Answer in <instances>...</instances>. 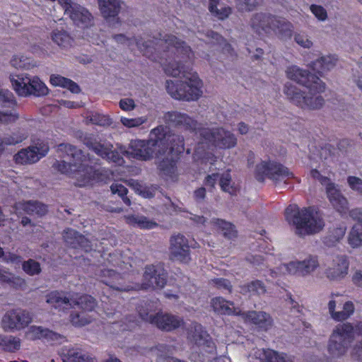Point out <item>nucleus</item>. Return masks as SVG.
Segmentation results:
<instances>
[{"instance_id":"obj_1","label":"nucleus","mask_w":362,"mask_h":362,"mask_svg":"<svg viewBox=\"0 0 362 362\" xmlns=\"http://www.w3.org/2000/svg\"><path fill=\"white\" fill-rule=\"evenodd\" d=\"M116 42L125 45L133 49L136 47L148 57H151L153 50L160 54L161 64L166 74L173 77L180 76L185 81H166V90L172 98L185 101H196L203 94L202 81L195 72L189 68L194 54L191 48L184 42L179 41L173 35H165L162 39L156 40L153 43L156 47L148 44L141 43V40L128 38L124 35H117L114 37Z\"/></svg>"},{"instance_id":"obj_2","label":"nucleus","mask_w":362,"mask_h":362,"mask_svg":"<svg viewBox=\"0 0 362 362\" xmlns=\"http://www.w3.org/2000/svg\"><path fill=\"white\" fill-rule=\"evenodd\" d=\"M86 145L98 156L109 162L122 165L126 156L130 158L141 160L151 159L153 155L160 160L158 168L166 178L174 180L177 175V162L178 155L185 150L183 137L172 134L168 127L159 126L153 129L148 140H134L127 149L119 146L117 150L112 149L110 143H99L86 141Z\"/></svg>"},{"instance_id":"obj_3","label":"nucleus","mask_w":362,"mask_h":362,"mask_svg":"<svg viewBox=\"0 0 362 362\" xmlns=\"http://www.w3.org/2000/svg\"><path fill=\"white\" fill-rule=\"evenodd\" d=\"M164 120L170 124L195 132V134L199 136L193 157L195 161L205 167L208 164L211 165L216 160L211 148L226 150L237 144V138L230 131L222 127L199 128L197 122L185 113L169 112L165 115Z\"/></svg>"},{"instance_id":"obj_4","label":"nucleus","mask_w":362,"mask_h":362,"mask_svg":"<svg viewBox=\"0 0 362 362\" xmlns=\"http://www.w3.org/2000/svg\"><path fill=\"white\" fill-rule=\"evenodd\" d=\"M57 151L62 160H57L53 164L54 168L75 180L76 185L84 187L92 185L93 182L104 180L99 170L89 165L94 162L81 150L70 144H61L57 146Z\"/></svg>"},{"instance_id":"obj_5","label":"nucleus","mask_w":362,"mask_h":362,"mask_svg":"<svg viewBox=\"0 0 362 362\" xmlns=\"http://www.w3.org/2000/svg\"><path fill=\"white\" fill-rule=\"evenodd\" d=\"M286 76L308 90V93H305L296 86L287 83L284 88V93L294 104L308 110L320 109L323 106L325 100L319 94L325 91V84L319 77L310 74L307 70L296 65L288 67Z\"/></svg>"},{"instance_id":"obj_6","label":"nucleus","mask_w":362,"mask_h":362,"mask_svg":"<svg viewBox=\"0 0 362 362\" xmlns=\"http://www.w3.org/2000/svg\"><path fill=\"white\" fill-rule=\"evenodd\" d=\"M285 216L300 236L317 233L325 226L322 213L314 206L300 209L296 204L289 205L285 211Z\"/></svg>"},{"instance_id":"obj_7","label":"nucleus","mask_w":362,"mask_h":362,"mask_svg":"<svg viewBox=\"0 0 362 362\" xmlns=\"http://www.w3.org/2000/svg\"><path fill=\"white\" fill-rule=\"evenodd\" d=\"M47 1L57 2L59 9L68 15L76 26L83 30V38L92 43L99 44L93 33V16L86 8L71 0Z\"/></svg>"},{"instance_id":"obj_8","label":"nucleus","mask_w":362,"mask_h":362,"mask_svg":"<svg viewBox=\"0 0 362 362\" xmlns=\"http://www.w3.org/2000/svg\"><path fill=\"white\" fill-rule=\"evenodd\" d=\"M250 27L259 36L273 32L284 40L290 38L293 30L291 23L284 18H277L264 13L254 15L250 21Z\"/></svg>"},{"instance_id":"obj_9","label":"nucleus","mask_w":362,"mask_h":362,"mask_svg":"<svg viewBox=\"0 0 362 362\" xmlns=\"http://www.w3.org/2000/svg\"><path fill=\"white\" fill-rule=\"evenodd\" d=\"M188 337L200 351L198 355H191L190 359L192 362H211L216 358V346L201 325L194 324Z\"/></svg>"},{"instance_id":"obj_10","label":"nucleus","mask_w":362,"mask_h":362,"mask_svg":"<svg viewBox=\"0 0 362 362\" xmlns=\"http://www.w3.org/2000/svg\"><path fill=\"white\" fill-rule=\"evenodd\" d=\"M319 267L318 258L309 255L303 260H293L288 264H281L276 269H271L269 277L264 275L267 281H272L276 278L286 274L306 276L313 272Z\"/></svg>"},{"instance_id":"obj_11","label":"nucleus","mask_w":362,"mask_h":362,"mask_svg":"<svg viewBox=\"0 0 362 362\" xmlns=\"http://www.w3.org/2000/svg\"><path fill=\"white\" fill-rule=\"evenodd\" d=\"M46 302L59 311H64L78 305L84 310L90 311L95 306V299L90 296H78L75 295L68 298L63 292L52 291L47 295Z\"/></svg>"},{"instance_id":"obj_12","label":"nucleus","mask_w":362,"mask_h":362,"mask_svg":"<svg viewBox=\"0 0 362 362\" xmlns=\"http://www.w3.org/2000/svg\"><path fill=\"white\" fill-rule=\"evenodd\" d=\"M15 91L21 96L33 95L43 96L48 93L46 85L37 76L28 74H19L11 78Z\"/></svg>"},{"instance_id":"obj_13","label":"nucleus","mask_w":362,"mask_h":362,"mask_svg":"<svg viewBox=\"0 0 362 362\" xmlns=\"http://www.w3.org/2000/svg\"><path fill=\"white\" fill-rule=\"evenodd\" d=\"M151 306L148 304L146 308L139 310V315L141 320L156 325L159 329L171 331L180 327L183 324L180 317L163 313H158L154 315Z\"/></svg>"},{"instance_id":"obj_14","label":"nucleus","mask_w":362,"mask_h":362,"mask_svg":"<svg viewBox=\"0 0 362 362\" xmlns=\"http://www.w3.org/2000/svg\"><path fill=\"white\" fill-rule=\"evenodd\" d=\"M311 175L325 186L327 197L332 206L341 214H346L349 211V202L342 195L338 187L331 182L328 177L322 175L316 169L312 170Z\"/></svg>"},{"instance_id":"obj_15","label":"nucleus","mask_w":362,"mask_h":362,"mask_svg":"<svg viewBox=\"0 0 362 362\" xmlns=\"http://www.w3.org/2000/svg\"><path fill=\"white\" fill-rule=\"evenodd\" d=\"M255 174L258 180L262 181L268 177L275 182L292 175L287 168L269 158L262 160L256 165Z\"/></svg>"},{"instance_id":"obj_16","label":"nucleus","mask_w":362,"mask_h":362,"mask_svg":"<svg viewBox=\"0 0 362 362\" xmlns=\"http://www.w3.org/2000/svg\"><path fill=\"white\" fill-rule=\"evenodd\" d=\"M197 243L188 240L185 235L177 234L173 235L170 240V257L172 259L183 263L191 260L189 248L195 247Z\"/></svg>"},{"instance_id":"obj_17","label":"nucleus","mask_w":362,"mask_h":362,"mask_svg":"<svg viewBox=\"0 0 362 362\" xmlns=\"http://www.w3.org/2000/svg\"><path fill=\"white\" fill-rule=\"evenodd\" d=\"M49 146L43 140L34 141L31 146L23 148L14 156V160L18 164H30L37 162L45 156Z\"/></svg>"},{"instance_id":"obj_18","label":"nucleus","mask_w":362,"mask_h":362,"mask_svg":"<svg viewBox=\"0 0 362 362\" xmlns=\"http://www.w3.org/2000/svg\"><path fill=\"white\" fill-rule=\"evenodd\" d=\"M16 107L13 94L7 89H0V123L10 124L18 120Z\"/></svg>"},{"instance_id":"obj_19","label":"nucleus","mask_w":362,"mask_h":362,"mask_svg":"<svg viewBox=\"0 0 362 362\" xmlns=\"http://www.w3.org/2000/svg\"><path fill=\"white\" fill-rule=\"evenodd\" d=\"M190 215V219L193 220L197 225L204 226L206 232H220L228 239H231L236 235V230H235L234 226L229 222L218 218H212L208 221L206 218L202 216Z\"/></svg>"},{"instance_id":"obj_20","label":"nucleus","mask_w":362,"mask_h":362,"mask_svg":"<svg viewBox=\"0 0 362 362\" xmlns=\"http://www.w3.org/2000/svg\"><path fill=\"white\" fill-rule=\"evenodd\" d=\"M31 322L32 316L29 312L17 308L5 313L1 325L5 331H13L25 327Z\"/></svg>"},{"instance_id":"obj_21","label":"nucleus","mask_w":362,"mask_h":362,"mask_svg":"<svg viewBox=\"0 0 362 362\" xmlns=\"http://www.w3.org/2000/svg\"><path fill=\"white\" fill-rule=\"evenodd\" d=\"M349 264L346 255H337L333 257L331 264L326 269L325 275L329 280L341 281L347 276Z\"/></svg>"},{"instance_id":"obj_22","label":"nucleus","mask_w":362,"mask_h":362,"mask_svg":"<svg viewBox=\"0 0 362 362\" xmlns=\"http://www.w3.org/2000/svg\"><path fill=\"white\" fill-rule=\"evenodd\" d=\"M143 287L163 288L166 283V272L161 266L149 265L145 269Z\"/></svg>"},{"instance_id":"obj_23","label":"nucleus","mask_w":362,"mask_h":362,"mask_svg":"<svg viewBox=\"0 0 362 362\" xmlns=\"http://www.w3.org/2000/svg\"><path fill=\"white\" fill-rule=\"evenodd\" d=\"M25 336L30 340L43 339L52 344L61 343L64 340L62 335L41 326H31L25 332Z\"/></svg>"},{"instance_id":"obj_24","label":"nucleus","mask_w":362,"mask_h":362,"mask_svg":"<svg viewBox=\"0 0 362 362\" xmlns=\"http://www.w3.org/2000/svg\"><path fill=\"white\" fill-rule=\"evenodd\" d=\"M99 9L102 16L110 22V19L115 23H119L117 16L122 8L123 1L122 0H98Z\"/></svg>"},{"instance_id":"obj_25","label":"nucleus","mask_w":362,"mask_h":362,"mask_svg":"<svg viewBox=\"0 0 362 362\" xmlns=\"http://www.w3.org/2000/svg\"><path fill=\"white\" fill-rule=\"evenodd\" d=\"M240 315L246 323L255 325L264 330L268 329L272 325L271 316L265 312L250 311Z\"/></svg>"},{"instance_id":"obj_26","label":"nucleus","mask_w":362,"mask_h":362,"mask_svg":"<svg viewBox=\"0 0 362 362\" xmlns=\"http://www.w3.org/2000/svg\"><path fill=\"white\" fill-rule=\"evenodd\" d=\"M15 213L42 216L47 212V206L36 201L19 202L14 206Z\"/></svg>"},{"instance_id":"obj_27","label":"nucleus","mask_w":362,"mask_h":362,"mask_svg":"<svg viewBox=\"0 0 362 362\" xmlns=\"http://www.w3.org/2000/svg\"><path fill=\"white\" fill-rule=\"evenodd\" d=\"M338 58L334 54L321 56L315 61L308 62V66L320 74H323L335 67Z\"/></svg>"},{"instance_id":"obj_28","label":"nucleus","mask_w":362,"mask_h":362,"mask_svg":"<svg viewBox=\"0 0 362 362\" xmlns=\"http://www.w3.org/2000/svg\"><path fill=\"white\" fill-rule=\"evenodd\" d=\"M254 355L261 362H293L286 355L279 354L271 349H257L255 351Z\"/></svg>"},{"instance_id":"obj_29","label":"nucleus","mask_w":362,"mask_h":362,"mask_svg":"<svg viewBox=\"0 0 362 362\" xmlns=\"http://www.w3.org/2000/svg\"><path fill=\"white\" fill-rule=\"evenodd\" d=\"M211 307L215 313L221 315H240L233 303L226 301L223 298L216 297L211 300Z\"/></svg>"},{"instance_id":"obj_30","label":"nucleus","mask_w":362,"mask_h":362,"mask_svg":"<svg viewBox=\"0 0 362 362\" xmlns=\"http://www.w3.org/2000/svg\"><path fill=\"white\" fill-rule=\"evenodd\" d=\"M63 237L64 241L72 247H80L86 251L88 250V240L74 230L68 229L64 230Z\"/></svg>"},{"instance_id":"obj_31","label":"nucleus","mask_w":362,"mask_h":362,"mask_svg":"<svg viewBox=\"0 0 362 362\" xmlns=\"http://www.w3.org/2000/svg\"><path fill=\"white\" fill-rule=\"evenodd\" d=\"M68 362H95V358L91 357L88 353L78 348H71L64 353Z\"/></svg>"},{"instance_id":"obj_32","label":"nucleus","mask_w":362,"mask_h":362,"mask_svg":"<svg viewBox=\"0 0 362 362\" xmlns=\"http://www.w3.org/2000/svg\"><path fill=\"white\" fill-rule=\"evenodd\" d=\"M198 38H199L200 40H204L209 43H217L221 46H223V50L224 52H230L231 49L230 45L227 44L226 41L222 38V37L220 36L216 33H214L211 30H207L206 33H204L203 31L198 30Z\"/></svg>"},{"instance_id":"obj_33","label":"nucleus","mask_w":362,"mask_h":362,"mask_svg":"<svg viewBox=\"0 0 362 362\" xmlns=\"http://www.w3.org/2000/svg\"><path fill=\"white\" fill-rule=\"evenodd\" d=\"M21 340L20 338L9 335H0V349L9 353H15L21 349Z\"/></svg>"},{"instance_id":"obj_34","label":"nucleus","mask_w":362,"mask_h":362,"mask_svg":"<svg viewBox=\"0 0 362 362\" xmlns=\"http://www.w3.org/2000/svg\"><path fill=\"white\" fill-rule=\"evenodd\" d=\"M50 83L54 86L67 88L73 93H78L80 91L79 86L75 82L60 75H52L50 76Z\"/></svg>"},{"instance_id":"obj_35","label":"nucleus","mask_w":362,"mask_h":362,"mask_svg":"<svg viewBox=\"0 0 362 362\" xmlns=\"http://www.w3.org/2000/svg\"><path fill=\"white\" fill-rule=\"evenodd\" d=\"M103 279L101 281L109 286L110 288L120 290V291H128L129 288H124L123 286H119L115 284V281H119L121 279V275L113 269H105L102 271Z\"/></svg>"},{"instance_id":"obj_36","label":"nucleus","mask_w":362,"mask_h":362,"mask_svg":"<svg viewBox=\"0 0 362 362\" xmlns=\"http://www.w3.org/2000/svg\"><path fill=\"white\" fill-rule=\"evenodd\" d=\"M52 40L62 48H69L73 43V38L64 30H54L52 34Z\"/></svg>"},{"instance_id":"obj_37","label":"nucleus","mask_w":362,"mask_h":362,"mask_svg":"<svg viewBox=\"0 0 362 362\" xmlns=\"http://www.w3.org/2000/svg\"><path fill=\"white\" fill-rule=\"evenodd\" d=\"M348 243L352 248L362 245V224L356 223L351 228L348 237Z\"/></svg>"},{"instance_id":"obj_38","label":"nucleus","mask_w":362,"mask_h":362,"mask_svg":"<svg viewBox=\"0 0 362 362\" xmlns=\"http://www.w3.org/2000/svg\"><path fill=\"white\" fill-rule=\"evenodd\" d=\"M209 8L210 12L218 19H224L230 13V8L219 4L218 0H209Z\"/></svg>"},{"instance_id":"obj_39","label":"nucleus","mask_w":362,"mask_h":362,"mask_svg":"<svg viewBox=\"0 0 362 362\" xmlns=\"http://www.w3.org/2000/svg\"><path fill=\"white\" fill-rule=\"evenodd\" d=\"M129 224L142 229H151L157 226L154 221H150L144 216H131L127 218Z\"/></svg>"},{"instance_id":"obj_40","label":"nucleus","mask_w":362,"mask_h":362,"mask_svg":"<svg viewBox=\"0 0 362 362\" xmlns=\"http://www.w3.org/2000/svg\"><path fill=\"white\" fill-rule=\"evenodd\" d=\"M28 137V133L26 132H16L11 134H5L0 136V141L2 143L4 149L5 150L6 146L16 145L21 143Z\"/></svg>"},{"instance_id":"obj_41","label":"nucleus","mask_w":362,"mask_h":362,"mask_svg":"<svg viewBox=\"0 0 362 362\" xmlns=\"http://www.w3.org/2000/svg\"><path fill=\"white\" fill-rule=\"evenodd\" d=\"M11 64L16 69H29L36 64L30 58L23 55H15L11 60Z\"/></svg>"},{"instance_id":"obj_42","label":"nucleus","mask_w":362,"mask_h":362,"mask_svg":"<svg viewBox=\"0 0 362 362\" xmlns=\"http://www.w3.org/2000/svg\"><path fill=\"white\" fill-rule=\"evenodd\" d=\"M266 291L265 287L260 281H254L251 283L241 286L240 292L246 294H257L261 295L264 293Z\"/></svg>"},{"instance_id":"obj_43","label":"nucleus","mask_w":362,"mask_h":362,"mask_svg":"<svg viewBox=\"0 0 362 362\" xmlns=\"http://www.w3.org/2000/svg\"><path fill=\"white\" fill-rule=\"evenodd\" d=\"M86 120L94 124L99 126H109L111 124L110 118L106 115L98 112H91L86 116Z\"/></svg>"},{"instance_id":"obj_44","label":"nucleus","mask_w":362,"mask_h":362,"mask_svg":"<svg viewBox=\"0 0 362 362\" xmlns=\"http://www.w3.org/2000/svg\"><path fill=\"white\" fill-rule=\"evenodd\" d=\"M220 186L223 191L233 194L237 190L235 183L231 180V175L229 172L223 173L220 177Z\"/></svg>"},{"instance_id":"obj_45","label":"nucleus","mask_w":362,"mask_h":362,"mask_svg":"<svg viewBox=\"0 0 362 362\" xmlns=\"http://www.w3.org/2000/svg\"><path fill=\"white\" fill-rule=\"evenodd\" d=\"M148 119L145 116L138 117L135 118H128L125 117H120L121 124L127 128H136L144 124L147 122Z\"/></svg>"},{"instance_id":"obj_46","label":"nucleus","mask_w":362,"mask_h":362,"mask_svg":"<svg viewBox=\"0 0 362 362\" xmlns=\"http://www.w3.org/2000/svg\"><path fill=\"white\" fill-rule=\"evenodd\" d=\"M71 322L74 326H84L89 323L91 320L90 317L88 315L85 311L81 313H72L71 314Z\"/></svg>"},{"instance_id":"obj_47","label":"nucleus","mask_w":362,"mask_h":362,"mask_svg":"<svg viewBox=\"0 0 362 362\" xmlns=\"http://www.w3.org/2000/svg\"><path fill=\"white\" fill-rule=\"evenodd\" d=\"M0 258L2 259V260L7 263L14 265L15 267H19L21 262H22V258L21 256L11 253V252H6L5 253L3 250V249L0 247Z\"/></svg>"},{"instance_id":"obj_48","label":"nucleus","mask_w":362,"mask_h":362,"mask_svg":"<svg viewBox=\"0 0 362 362\" xmlns=\"http://www.w3.org/2000/svg\"><path fill=\"white\" fill-rule=\"evenodd\" d=\"M345 234V228L339 227L334 229L332 234L325 239V243L328 246L334 245L335 243L339 241Z\"/></svg>"},{"instance_id":"obj_49","label":"nucleus","mask_w":362,"mask_h":362,"mask_svg":"<svg viewBox=\"0 0 362 362\" xmlns=\"http://www.w3.org/2000/svg\"><path fill=\"white\" fill-rule=\"evenodd\" d=\"M352 78L354 82L362 92V58L358 59L356 66L352 69Z\"/></svg>"},{"instance_id":"obj_50","label":"nucleus","mask_w":362,"mask_h":362,"mask_svg":"<svg viewBox=\"0 0 362 362\" xmlns=\"http://www.w3.org/2000/svg\"><path fill=\"white\" fill-rule=\"evenodd\" d=\"M23 269L30 276L39 274L41 270L39 263L33 259H28L24 262L23 263Z\"/></svg>"},{"instance_id":"obj_51","label":"nucleus","mask_w":362,"mask_h":362,"mask_svg":"<svg viewBox=\"0 0 362 362\" xmlns=\"http://www.w3.org/2000/svg\"><path fill=\"white\" fill-rule=\"evenodd\" d=\"M111 191L113 194H117L122 198L123 202L128 206L131 204L130 199L127 197L125 195L127 193V188L119 183H113L111 187Z\"/></svg>"},{"instance_id":"obj_52","label":"nucleus","mask_w":362,"mask_h":362,"mask_svg":"<svg viewBox=\"0 0 362 362\" xmlns=\"http://www.w3.org/2000/svg\"><path fill=\"white\" fill-rule=\"evenodd\" d=\"M347 183L353 191L362 195V179L356 176H349Z\"/></svg>"},{"instance_id":"obj_53","label":"nucleus","mask_w":362,"mask_h":362,"mask_svg":"<svg viewBox=\"0 0 362 362\" xmlns=\"http://www.w3.org/2000/svg\"><path fill=\"white\" fill-rule=\"evenodd\" d=\"M296 42L303 48L309 49L313 46V42L310 37L305 33H297L295 35Z\"/></svg>"},{"instance_id":"obj_54","label":"nucleus","mask_w":362,"mask_h":362,"mask_svg":"<svg viewBox=\"0 0 362 362\" xmlns=\"http://www.w3.org/2000/svg\"><path fill=\"white\" fill-rule=\"evenodd\" d=\"M310 10L318 20L322 21L326 20L327 14V11L323 7L317 5H312L310 6Z\"/></svg>"},{"instance_id":"obj_55","label":"nucleus","mask_w":362,"mask_h":362,"mask_svg":"<svg viewBox=\"0 0 362 362\" xmlns=\"http://www.w3.org/2000/svg\"><path fill=\"white\" fill-rule=\"evenodd\" d=\"M273 257L271 255H267L265 257H262L260 255L252 256V259H249V261L255 265L259 266L263 264L264 261H266L267 266L270 265L272 262Z\"/></svg>"},{"instance_id":"obj_56","label":"nucleus","mask_w":362,"mask_h":362,"mask_svg":"<svg viewBox=\"0 0 362 362\" xmlns=\"http://www.w3.org/2000/svg\"><path fill=\"white\" fill-rule=\"evenodd\" d=\"M241 9L250 11L253 9L258 4V0H237Z\"/></svg>"},{"instance_id":"obj_57","label":"nucleus","mask_w":362,"mask_h":362,"mask_svg":"<svg viewBox=\"0 0 362 362\" xmlns=\"http://www.w3.org/2000/svg\"><path fill=\"white\" fill-rule=\"evenodd\" d=\"M211 284H214L218 288H223L230 291L231 284L227 279L222 278L214 279L211 280Z\"/></svg>"},{"instance_id":"obj_58","label":"nucleus","mask_w":362,"mask_h":362,"mask_svg":"<svg viewBox=\"0 0 362 362\" xmlns=\"http://www.w3.org/2000/svg\"><path fill=\"white\" fill-rule=\"evenodd\" d=\"M119 107L124 111H131L135 108L136 105L132 99L123 98L119 101Z\"/></svg>"},{"instance_id":"obj_59","label":"nucleus","mask_w":362,"mask_h":362,"mask_svg":"<svg viewBox=\"0 0 362 362\" xmlns=\"http://www.w3.org/2000/svg\"><path fill=\"white\" fill-rule=\"evenodd\" d=\"M11 280L6 283L11 284L13 286L16 288H22L25 285V281L21 277L14 276L10 273Z\"/></svg>"},{"instance_id":"obj_60","label":"nucleus","mask_w":362,"mask_h":362,"mask_svg":"<svg viewBox=\"0 0 362 362\" xmlns=\"http://www.w3.org/2000/svg\"><path fill=\"white\" fill-rule=\"evenodd\" d=\"M350 216L358 223L362 224V208L352 209L349 212Z\"/></svg>"},{"instance_id":"obj_61","label":"nucleus","mask_w":362,"mask_h":362,"mask_svg":"<svg viewBox=\"0 0 362 362\" xmlns=\"http://www.w3.org/2000/svg\"><path fill=\"white\" fill-rule=\"evenodd\" d=\"M332 318L336 321H343L348 319L349 316L343 309L341 311H336L335 313H333Z\"/></svg>"},{"instance_id":"obj_62","label":"nucleus","mask_w":362,"mask_h":362,"mask_svg":"<svg viewBox=\"0 0 362 362\" xmlns=\"http://www.w3.org/2000/svg\"><path fill=\"white\" fill-rule=\"evenodd\" d=\"M352 281L355 285L362 288V271H356L353 275Z\"/></svg>"},{"instance_id":"obj_63","label":"nucleus","mask_w":362,"mask_h":362,"mask_svg":"<svg viewBox=\"0 0 362 362\" xmlns=\"http://www.w3.org/2000/svg\"><path fill=\"white\" fill-rule=\"evenodd\" d=\"M343 309L349 317L354 313L355 308L351 301H346L343 305Z\"/></svg>"},{"instance_id":"obj_64","label":"nucleus","mask_w":362,"mask_h":362,"mask_svg":"<svg viewBox=\"0 0 362 362\" xmlns=\"http://www.w3.org/2000/svg\"><path fill=\"white\" fill-rule=\"evenodd\" d=\"M218 175V174H212L211 175H208V177L206 179L205 185L206 186H214L216 184V182L217 180Z\"/></svg>"}]
</instances>
